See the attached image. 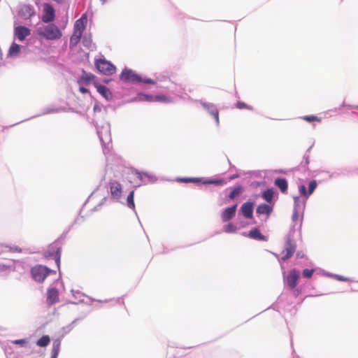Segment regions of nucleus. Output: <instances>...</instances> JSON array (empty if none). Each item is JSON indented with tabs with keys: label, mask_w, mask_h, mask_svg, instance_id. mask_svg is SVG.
Returning <instances> with one entry per match:
<instances>
[{
	"label": "nucleus",
	"mask_w": 358,
	"mask_h": 358,
	"mask_svg": "<svg viewBox=\"0 0 358 358\" xmlns=\"http://www.w3.org/2000/svg\"><path fill=\"white\" fill-rule=\"evenodd\" d=\"M243 191V188L241 186L236 187L232 189L230 192L229 197L231 199H234L237 196H238Z\"/></svg>",
	"instance_id": "a878e982"
},
{
	"label": "nucleus",
	"mask_w": 358,
	"mask_h": 358,
	"mask_svg": "<svg viewBox=\"0 0 358 358\" xmlns=\"http://www.w3.org/2000/svg\"><path fill=\"white\" fill-rule=\"evenodd\" d=\"M314 270L313 269H304L303 271V276L304 278H310L313 274Z\"/></svg>",
	"instance_id": "2f4dec72"
},
{
	"label": "nucleus",
	"mask_w": 358,
	"mask_h": 358,
	"mask_svg": "<svg viewBox=\"0 0 358 358\" xmlns=\"http://www.w3.org/2000/svg\"><path fill=\"white\" fill-rule=\"evenodd\" d=\"M131 174L133 176L134 178H138L140 180H142V176L138 171L132 170L131 171Z\"/></svg>",
	"instance_id": "c9c22d12"
},
{
	"label": "nucleus",
	"mask_w": 358,
	"mask_h": 358,
	"mask_svg": "<svg viewBox=\"0 0 358 358\" xmlns=\"http://www.w3.org/2000/svg\"><path fill=\"white\" fill-rule=\"evenodd\" d=\"M43 14L41 17V20L45 23H49L55 20V10L52 5L45 3L43 5Z\"/></svg>",
	"instance_id": "423d86ee"
},
{
	"label": "nucleus",
	"mask_w": 358,
	"mask_h": 358,
	"mask_svg": "<svg viewBox=\"0 0 358 358\" xmlns=\"http://www.w3.org/2000/svg\"><path fill=\"white\" fill-rule=\"evenodd\" d=\"M50 341V338L49 336H43L40 339L38 340L36 344L40 347H45L47 346Z\"/></svg>",
	"instance_id": "b1692460"
},
{
	"label": "nucleus",
	"mask_w": 358,
	"mask_h": 358,
	"mask_svg": "<svg viewBox=\"0 0 358 358\" xmlns=\"http://www.w3.org/2000/svg\"><path fill=\"white\" fill-rule=\"evenodd\" d=\"M299 219V213L296 210H294L292 214V220L296 221Z\"/></svg>",
	"instance_id": "ea45409f"
},
{
	"label": "nucleus",
	"mask_w": 358,
	"mask_h": 358,
	"mask_svg": "<svg viewBox=\"0 0 358 358\" xmlns=\"http://www.w3.org/2000/svg\"><path fill=\"white\" fill-rule=\"evenodd\" d=\"M272 211L273 207L266 203L259 204L256 209V213L258 215H266V219L269 217Z\"/></svg>",
	"instance_id": "dca6fc26"
},
{
	"label": "nucleus",
	"mask_w": 358,
	"mask_h": 358,
	"mask_svg": "<svg viewBox=\"0 0 358 358\" xmlns=\"http://www.w3.org/2000/svg\"><path fill=\"white\" fill-rule=\"evenodd\" d=\"M37 34L50 41L57 40L62 36L61 30L55 24L38 27L37 29Z\"/></svg>",
	"instance_id": "f03ea898"
},
{
	"label": "nucleus",
	"mask_w": 358,
	"mask_h": 358,
	"mask_svg": "<svg viewBox=\"0 0 358 358\" xmlns=\"http://www.w3.org/2000/svg\"><path fill=\"white\" fill-rule=\"evenodd\" d=\"M80 91L83 93H86L88 90L85 87H80Z\"/></svg>",
	"instance_id": "79ce46f5"
},
{
	"label": "nucleus",
	"mask_w": 358,
	"mask_h": 358,
	"mask_svg": "<svg viewBox=\"0 0 358 358\" xmlns=\"http://www.w3.org/2000/svg\"><path fill=\"white\" fill-rule=\"evenodd\" d=\"M236 107L237 108L240 109V110H242V109H248V110H253L252 106H251L250 105H248L245 103L242 102V101H238L236 103Z\"/></svg>",
	"instance_id": "c85d7f7f"
},
{
	"label": "nucleus",
	"mask_w": 358,
	"mask_h": 358,
	"mask_svg": "<svg viewBox=\"0 0 358 358\" xmlns=\"http://www.w3.org/2000/svg\"><path fill=\"white\" fill-rule=\"evenodd\" d=\"M248 237L258 241H266V237L262 235L257 228H255L249 231Z\"/></svg>",
	"instance_id": "412c9836"
},
{
	"label": "nucleus",
	"mask_w": 358,
	"mask_h": 358,
	"mask_svg": "<svg viewBox=\"0 0 358 358\" xmlns=\"http://www.w3.org/2000/svg\"><path fill=\"white\" fill-rule=\"evenodd\" d=\"M13 343L23 345L25 343H27V341L25 339L15 340V341H13Z\"/></svg>",
	"instance_id": "e433bc0d"
},
{
	"label": "nucleus",
	"mask_w": 358,
	"mask_h": 358,
	"mask_svg": "<svg viewBox=\"0 0 358 358\" xmlns=\"http://www.w3.org/2000/svg\"><path fill=\"white\" fill-rule=\"evenodd\" d=\"M296 248V246L293 239L288 238L285 243V250L282 252V253H285V255L282 257L281 259L285 262L291 258L295 252Z\"/></svg>",
	"instance_id": "0eeeda50"
},
{
	"label": "nucleus",
	"mask_w": 358,
	"mask_h": 358,
	"mask_svg": "<svg viewBox=\"0 0 358 358\" xmlns=\"http://www.w3.org/2000/svg\"><path fill=\"white\" fill-rule=\"evenodd\" d=\"M120 79L125 82H141V77L132 70L124 69L120 75Z\"/></svg>",
	"instance_id": "1a4fd4ad"
},
{
	"label": "nucleus",
	"mask_w": 358,
	"mask_h": 358,
	"mask_svg": "<svg viewBox=\"0 0 358 358\" xmlns=\"http://www.w3.org/2000/svg\"><path fill=\"white\" fill-rule=\"evenodd\" d=\"M45 256L47 258L54 259L57 268H59L60 261H61V248L60 247H58L56 245H50L49 250L45 252Z\"/></svg>",
	"instance_id": "39448f33"
},
{
	"label": "nucleus",
	"mask_w": 358,
	"mask_h": 358,
	"mask_svg": "<svg viewBox=\"0 0 358 358\" xmlns=\"http://www.w3.org/2000/svg\"><path fill=\"white\" fill-rule=\"evenodd\" d=\"M94 64L100 73L106 76L113 75L116 71L115 66L104 59H96Z\"/></svg>",
	"instance_id": "20e7f679"
},
{
	"label": "nucleus",
	"mask_w": 358,
	"mask_h": 358,
	"mask_svg": "<svg viewBox=\"0 0 358 358\" xmlns=\"http://www.w3.org/2000/svg\"><path fill=\"white\" fill-rule=\"evenodd\" d=\"M236 229H237L236 227L231 223L228 224L225 227V231L227 233L235 232L236 231Z\"/></svg>",
	"instance_id": "7c9ffc66"
},
{
	"label": "nucleus",
	"mask_w": 358,
	"mask_h": 358,
	"mask_svg": "<svg viewBox=\"0 0 358 358\" xmlns=\"http://www.w3.org/2000/svg\"><path fill=\"white\" fill-rule=\"evenodd\" d=\"M299 276L300 273L296 269H292L289 272L286 278V282L290 289H294L296 287Z\"/></svg>",
	"instance_id": "9d476101"
},
{
	"label": "nucleus",
	"mask_w": 358,
	"mask_h": 358,
	"mask_svg": "<svg viewBox=\"0 0 358 358\" xmlns=\"http://www.w3.org/2000/svg\"><path fill=\"white\" fill-rule=\"evenodd\" d=\"M51 273L55 274L56 271L42 265H36L31 269V274L33 279L38 282H43Z\"/></svg>",
	"instance_id": "7ed1b4c3"
},
{
	"label": "nucleus",
	"mask_w": 358,
	"mask_h": 358,
	"mask_svg": "<svg viewBox=\"0 0 358 358\" xmlns=\"http://www.w3.org/2000/svg\"><path fill=\"white\" fill-rule=\"evenodd\" d=\"M83 43L84 44L85 46L89 47L91 43V41H87L86 38H83Z\"/></svg>",
	"instance_id": "a19ab883"
},
{
	"label": "nucleus",
	"mask_w": 358,
	"mask_h": 358,
	"mask_svg": "<svg viewBox=\"0 0 358 358\" xmlns=\"http://www.w3.org/2000/svg\"><path fill=\"white\" fill-rule=\"evenodd\" d=\"M134 198V191H131L129 193V194L128 195L127 199V206L131 209H134V208H135Z\"/></svg>",
	"instance_id": "393cba45"
},
{
	"label": "nucleus",
	"mask_w": 358,
	"mask_h": 358,
	"mask_svg": "<svg viewBox=\"0 0 358 358\" xmlns=\"http://www.w3.org/2000/svg\"><path fill=\"white\" fill-rule=\"evenodd\" d=\"M154 101H162V102H168L169 101L166 96H165L164 95L156 96L155 97H154Z\"/></svg>",
	"instance_id": "473e14b6"
},
{
	"label": "nucleus",
	"mask_w": 358,
	"mask_h": 358,
	"mask_svg": "<svg viewBox=\"0 0 358 358\" xmlns=\"http://www.w3.org/2000/svg\"><path fill=\"white\" fill-rule=\"evenodd\" d=\"M87 22L86 14H83L80 19L76 21L73 26V32L70 38L69 46L71 48L76 47L80 42L83 31L85 29Z\"/></svg>",
	"instance_id": "f257e3e1"
},
{
	"label": "nucleus",
	"mask_w": 358,
	"mask_h": 358,
	"mask_svg": "<svg viewBox=\"0 0 358 358\" xmlns=\"http://www.w3.org/2000/svg\"><path fill=\"white\" fill-rule=\"evenodd\" d=\"M317 184L316 180H311L308 184V192H306V188L304 185H300L299 192L301 195L304 196L306 198H308L310 194L313 193L317 187Z\"/></svg>",
	"instance_id": "4468645a"
},
{
	"label": "nucleus",
	"mask_w": 358,
	"mask_h": 358,
	"mask_svg": "<svg viewBox=\"0 0 358 358\" xmlns=\"http://www.w3.org/2000/svg\"><path fill=\"white\" fill-rule=\"evenodd\" d=\"M21 50V46L16 43L13 42L8 52V55L10 57H15L19 55Z\"/></svg>",
	"instance_id": "4be33fe9"
},
{
	"label": "nucleus",
	"mask_w": 358,
	"mask_h": 358,
	"mask_svg": "<svg viewBox=\"0 0 358 358\" xmlns=\"http://www.w3.org/2000/svg\"><path fill=\"white\" fill-rule=\"evenodd\" d=\"M19 15L22 18L28 20L35 15V10L32 6L25 4L20 8Z\"/></svg>",
	"instance_id": "f8f14e48"
},
{
	"label": "nucleus",
	"mask_w": 358,
	"mask_h": 358,
	"mask_svg": "<svg viewBox=\"0 0 358 358\" xmlns=\"http://www.w3.org/2000/svg\"><path fill=\"white\" fill-rule=\"evenodd\" d=\"M241 210L242 214L245 218H252L253 213V204L251 202L244 203L241 208Z\"/></svg>",
	"instance_id": "f3484780"
},
{
	"label": "nucleus",
	"mask_w": 358,
	"mask_h": 358,
	"mask_svg": "<svg viewBox=\"0 0 358 358\" xmlns=\"http://www.w3.org/2000/svg\"><path fill=\"white\" fill-rule=\"evenodd\" d=\"M357 108H358V106H357Z\"/></svg>",
	"instance_id": "a18cd8bd"
},
{
	"label": "nucleus",
	"mask_w": 358,
	"mask_h": 358,
	"mask_svg": "<svg viewBox=\"0 0 358 358\" xmlns=\"http://www.w3.org/2000/svg\"><path fill=\"white\" fill-rule=\"evenodd\" d=\"M302 118H303V120H304L308 122H315V121H316V122L321 121V120L315 115H306V116L303 117Z\"/></svg>",
	"instance_id": "c756f323"
},
{
	"label": "nucleus",
	"mask_w": 358,
	"mask_h": 358,
	"mask_svg": "<svg viewBox=\"0 0 358 358\" xmlns=\"http://www.w3.org/2000/svg\"><path fill=\"white\" fill-rule=\"evenodd\" d=\"M141 99L148 101H153L154 97L150 95L142 94Z\"/></svg>",
	"instance_id": "f704fd0d"
},
{
	"label": "nucleus",
	"mask_w": 358,
	"mask_h": 358,
	"mask_svg": "<svg viewBox=\"0 0 358 358\" xmlns=\"http://www.w3.org/2000/svg\"><path fill=\"white\" fill-rule=\"evenodd\" d=\"M141 82H143L144 83H147V84H155V82L150 79V78H147V79H144V80H141Z\"/></svg>",
	"instance_id": "58836bf2"
},
{
	"label": "nucleus",
	"mask_w": 358,
	"mask_h": 358,
	"mask_svg": "<svg viewBox=\"0 0 358 358\" xmlns=\"http://www.w3.org/2000/svg\"><path fill=\"white\" fill-rule=\"evenodd\" d=\"M237 205L226 208L222 213L221 217L223 222H227L233 218L236 214Z\"/></svg>",
	"instance_id": "2eb2a0df"
},
{
	"label": "nucleus",
	"mask_w": 358,
	"mask_h": 358,
	"mask_svg": "<svg viewBox=\"0 0 358 358\" xmlns=\"http://www.w3.org/2000/svg\"><path fill=\"white\" fill-rule=\"evenodd\" d=\"M338 280H340L341 281H346L348 280L347 278L342 277V276H338Z\"/></svg>",
	"instance_id": "37998d69"
},
{
	"label": "nucleus",
	"mask_w": 358,
	"mask_h": 358,
	"mask_svg": "<svg viewBox=\"0 0 358 358\" xmlns=\"http://www.w3.org/2000/svg\"><path fill=\"white\" fill-rule=\"evenodd\" d=\"M274 184L280 189L282 193H287L288 189V183L285 178H277Z\"/></svg>",
	"instance_id": "6ab92c4d"
},
{
	"label": "nucleus",
	"mask_w": 358,
	"mask_h": 358,
	"mask_svg": "<svg viewBox=\"0 0 358 358\" xmlns=\"http://www.w3.org/2000/svg\"><path fill=\"white\" fill-rule=\"evenodd\" d=\"M110 192L113 199L119 200L122 194V186L120 182L115 180H111L109 182Z\"/></svg>",
	"instance_id": "6e6552de"
},
{
	"label": "nucleus",
	"mask_w": 358,
	"mask_h": 358,
	"mask_svg": "<svg viewBox=\"0 0 358 358\" xmlns=\"http://www.w3.org/2000/svg\"><path fill=\"white\" fill-rule=\"evenodd\" d=\"M203 107L208 110V111L214 117L216 124L218 125L219 122V112L215 106L213 104L204 103Z\"/></svg>",
	"instance_id": "aec40b11"
},
{
	"label": "nucleus",
	"mask_w": 358,
	"mask_h": 358,
	"mask_svg": "<svg viewBox=\"0 0 358 358\" xmlns=\"http://www.w3.org/2000/svg\"><path fill=\"white\" fill-rule=\"evenodd\" d=\"M209 184H215L217 185H222L224 184H226V182L224 180H211L208 182Z\"/></svg>",
	"instance_id": "72a5a7b5"
},
{
	"label": "nucleus",
	"mask_w": 358,
	"mask_h": 358,
	"mask_svg": "<svg viewBox=\"0 0 358 358\" xmlns=\"http://www.w3.org/2000/svg\"><path fill=\"white\" fill-rule=\"evenodd\" d=\"M179 181L184 182H189L194 181V179L193 178H179Z\"/></svg>",
	"instance_id": "4c0bfd02"
},
{
	"label": "nucleus",
	"mask_w": 358,
	"mask_h": 358,
	"mask_svg": "<svg viewBox=\"0 0 358 358\" xmlns=\"http://www.w3.org/2000/svg\"><path fill=\"white\" fill-rule=\"evenodd\" d=\"M59 301V292L56 288H50L47 292V303L52 306Z\"/></svg>",
	"instance_id": "ddd939ff"
},
{
	"label": "nucleus",
	"mask_w": 358,
	"mask_h": 358,
	"mask_svg": "<svg viewBox=\"0 0 358 358\" xmlns=\"http://www.w3.org/2000/svg\"><path fill=\"white\" fill-rule=\"evenodd\" d=\"M94 86L96 88L97 92L101 94L106 100L111 99L112 94L107 87L98 83H95Z\"/></svg>",
	"instance_id": "a211bd4d"
},
{
	"label": "nucleus",
	"mask_w": 358,
	"mask_h": 358,
	"mask_svg": "<svg viewBox=\"0 0 358 358\" xmlns=\"http://www.w3.org/2000/svg\"><path fill=\"white\" fill-rule=\"evenodd\" d=\"M30 34L31 30L24 26H17L14 29V36L20 41H23Z\"/></svg>",
	"instance_id": "9b49d317"
},
{
	"label": "nucleus",
	"mask_w": 358,
	"mask_h": 358,
	"mask_svg": "<svg viewBox=\"0 0 358 358\" xmlns=\"http://www.w3.org/2000/svg\"><path fill=\"white\" fill-rule=\"evenodd\" d=\"M107 0H100L102 4H104Z\"/></svg>",
	"instance_id": "c03bdc74"
},
{
	"label": "nucleus",
	"mask_w": 358,
	"mask_h": 358,
	"mask_svg": "<svg viewBox=\"0 0 358 358\" xmlns=\"http://www.w3.org/2000/svg\"><path fill=\"white\" fill-rule=\"evenodd\" d=\"M60 348V343L59 342H55L53 343L52 350V357L56 358L58 355L59 351Z\"/></svg>",
	"instance_id": "bb28decb"
},
{
	"label": "nucleus",
	"mask_w": 358,
	"mask_h": 358,
	"mask_svg": "<svg viewBox=\"0 0 358 358\" xmlns=\"http://www.w3.org/2000/svg\"><path fill=\"white\" fill-rule=\"evenodd\" d=\"M95 76L92 73H87L85 71H83L82 75V79L85 81L87 84L90 83L91 80L94 79Z\"/></svg>",
	"instance_id": "cd10ccee"
},
{
	"label": "nucleus",
	"mask_w": 358,
	"mask_h": 358,
	"mask_svg": "<svg viewBox=\"0 0 358 358\" xmlns=\"http://www.w3.org/2000/svg\"><path fill=\"white\" fill-rule=\"evenodd\" d=\"M274 192L272 189H268L264 192L262 194V197L265 199L268 203H271L273 198Z\"/></svg>",
	"instance_id": "5701e85b"
}]
</instances>
